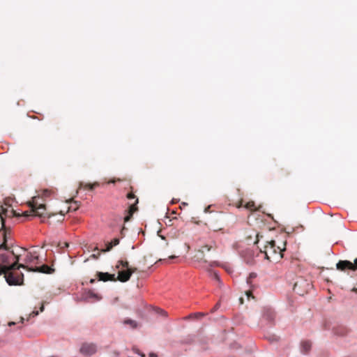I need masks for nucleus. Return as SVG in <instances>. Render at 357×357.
I'll return each instance as SVG.
<instances>
[{
  "label": "nucleus",
  "instance_id": "f257e3e1",
  "mask_svg": "<svg viewBox=\"0 0 357 357\" xmlns=\"http://www.w3.org/2000/svg\"><path fill=\"white\" fill-rule=\"evenodd\" d=\"M0 248L3 249L0 252V275L6 271L26 268V264L18 263L19 255H16L13 250H10L6 242L1 244Z\"/></svg>",
  "mask_w": 357,
  "mask_h": 357
},
{
  "label": "nucleus",
  "instance_id": "f03ea898",
  "mask_svg": "<svg viewBox=\"0 0 357 357\" xmlns=\"http://www.w3.org/2000/svg\"><path fill=\"white\" fill-rule=\"evenodd\" d=\"M286 241H282L281 245H276L275 240H271L266 242V245L264 246V250H260L261 252H264L266 258L268 260H280L282 258V252L286 250Z\"/></svg>",
  "mask_w": 357,
  "mask_h": 357
},
{
  "label": "nucleus",
  "instance_id": "7ed1b4c3",
  "mask_svg": "<svg viewBox=\"0 0 357 357\" xmlns=\"http://www.w3.org/2000/svg\"><path fill=\"white\" fill-rule=\"evenodd\" d=\"M29 205L31 207L30 213H33L35 216H38L40 218L47 217L48 219H50L52 216L56 215L55 213H47L45 204H38V198L36 197H33L32 200L29 202ZM30 215L31 214L29 211H25L24 213V216L25 217Z\"/></svg>",
  "mask_w": 357,
  "mask_h": 357
},
{
  "label": "nucleus",
  "instance_id": "20e7f679",
  "mask_svg": "<svg viewBox=\"0 0 357 357\" xmlns=\"http://www.w3.org/2000/svg\"><path fill=\"white\" fill-rule=\"evenodd\" d=\"M205 225L208 229L213 231H221L223 229L224 224L222 220V216L221 215H217L213 218L210 219Z\"/></svg>",
  "mask_w": 357,
  "mask_h": 357
},
{
  "label": "nucleus",
  "instance_id": "39448f33",
  "mask_svg": "<svg viewBox=\"0 0 357 357\" xmlns=\"http://www.w3.org/2000/svg\"><path fill=\"white\" fill-rule=\"evenodd\" d=\"M310 283L303 278L298 279L294 285V291L299 295H303L310 289Z\"/></svg>",
  "mask_w": 357,
  "mask_h": 357
},
{
  "label": "nucleus",
  "instance_id": "423d86ee",
  "mask_svg": "<svg viewBox=\"0 0 357 357\" xmlns=\"http://www.w3.org/2000/svg\"><path fill=\"white\" fill-rule=\"evenodd\" d=\"M336 268L340 271H346L347 270L356 271L357 269V258L352 263L348 260H340L336 264Z\"/></svg>",
  "mask_w": 357,
  "mask_h": 357
},
{
  "label": "nucleus",
  "instance_id": "0eeeda50",
  "mask_svg": "<svg viewBox=\"0 0 357 357\" xmlns=\"http://www.w3.org/2000/svg\"><path fill=\"white\" fill-rule=\"evenodd\" d=\"M4 278L9 285H19L22 284L23 280V274L21 276L15 275L12 271L3 273Z\"/></svg>",
  "mask_w": 357,
  "mask_h": 357
},
{
  "label": "nucleus",
  "instance_id": "6e6552de",
  "mask_svg": "<svg viewBox=\"0 0 357 357\" xmlns=\"http://www.w3.org/2000/svg\"><path fill=\"white\" fill-rule=\"evenodd\" d=\"M127 198L128 199H135V202L130 205L128 210L129 214L124 218L125 222L129 221L131 217L132 216V214L137 210V207L136 206V205L138 204V199L136 197L133 192H129L127 195Z\"/></svg>",
  "mask_w": 357,
  "mask_h": 357
},
{
  "label": "nucleus",
  "instance_id": "1a4fd4ad",
  "mask_svg": "<svg viewBox=\"0 0 357 357\" xmlns=\"http://www.w3.org/2000/svg\"><path fill=\"white\" fill-rule=\"evenodd\" d=\"M80 352L86 356H91L96 353L97 347L93 343H83L79 349Z\"/></svg>",
  "mask_w": 357,
  "mask_h": 357
},
{
  "label": "nucleus",
  "instance_id": "9d476101",
  "mask_svg": "<svg viewBox=\"0 0 357 357\" xmlns=\"http://www.w3.org/2000/svg\"><path fill=\"white\" fill-rule=\"evenodd\" d=\"M26 269L29 271L32 272H39L43 273H52L54 271V269L50 267L48 265L44 264L41 266H36V267H29L28 265H26Z\"/></svg>",
  "mask_w": 357,
  "mask_h": 357
},
{
  "label": "nucleus",
  "instance_id": "9b49d317",
  "mask_svg": "<svg viewBox=\"0 0 357 357\" xmlns=\"http://www.w3.org/2000/svg\"><path fill=\"white\" fill-rule=\"evenodd\" d=\"M17 215H19L17 214L16 212L13 208L8 209L2 208L1 211L0 212V218L1 220L3 227H4V221L6 218Z\"/></svg>",
  "mask_w": 357,
  "mask_h": 357
},
{
  "label": "nucleus",
  "instance_id": "f8f14e48",
  "mask_svg": "<svg viewBox=\"0 0 357 357\" xmlns=\"http://www.w3.org/2000/svg\"><path fill=\"white\" fill-rule=\"evenodd\" d=\"M97 275L98 277V280L107 282V281H116V278H115L114 274H109L108 273H102V272H98Z\"/></svg>",
  "mask_w": 357,
  "mask_h": 357
},
{
  "label": "nucleus",
  "instance_id": "ddd939ff",
  "mask_svg": "<svg viewBox=\"0 0 357 357\" xmlns=\"http://www.w3.org/2000/svg\"><path fill=\"white\" fill-rule=\"evenodd\" d=\"M131 277V273L128 269L126 271H121L119 272L117 279L118 280L126 282L130 280Z\"/></svg>",
  "mask_w": 357,
  "mask_h": 357
},
{
  "label": "nucleus",
  "instance_id": "4468645a",
  "mask_svg": "<svg viewBox=\"0 0 357 357\" xmlns=\"http://www.w3.org/2000/svg\"><path fill=\"white\" fill-rule=\"evenodd\" d=\"M38 259V256L36 255V252H29L26 256L24 261L26 264H29L34 263Z\"/></svg>",
  "mask_w": 357,
  "mask_h": 357
},
{
  "label": "nucleus",
  "instance_id": "2eb2a0df",
  "mask_svg": "<svg viewBox=\"0 0 357 357\" xmlns=\"http://www.w3.org/2000/svg\"><path fill=\"white\" fill-rule=\"evenodd\" d=\"M311 348V343L308 341H303L301 343V349L304 354H307Z\"/></svg>",
  "mask_w": 357,
  "mask_h": 357
},
{
  "label": "nucleus",
  "instance_id": "dca6fc26",
  "mask_svg": "<svg viewBox=\"0 0 357 357\" xmlns=\"http://www.w3.org/2000/svg\"><path fill=\"white\" fill-rule=\"evenodd\" d=\"M81 186H82L85 189H88L89 190H93L95 188L99 186V183L94 182L93 183H85L83 184L82 183L80 184Z\"/></svg>",
  "mask_w": 357,
  "mask_h": 357
},
{
  "label": "nucleus",
  "instance_id": "f3484780",
  "mask_svg": "<svg viewBox=\"0 0 357 357\" xmlns=\"http://www.w3.org/2000/svg\"><path fill=\"white\" fill-rule=\"evenodd\" d=\"M244 208L250 211H255L257 210V207L255 206V204L253 201H250L245 203L244 205Z\"/></svg>",
  "mask_w": 357,
  "mask_h": 357
},
{
  "label": "nucleus",
  "instance_id": "a211bd4d",
  "mask_svg": "<svg viewBox=\"0 0 357 357\" xmlns=\"http://www.w3.org/2000/svg\"><path fill=\"white\" fill-rule=\"evenodd\" d=\"M124 324L130 326L132 328H136L137 327V323L132 319H126L123 322Z\"/></svg>",
  "mask_w": 357,
  "mask_h": 357
},
{
  "label": "nucleus",
  "instance_id": "6ab92c4d",
  "mask_svg": "<svg viewBox=\"0 0 357 357\" xmlns=\"http://www.w3.org/2000/svg\"><path fill=\"white\" fill-rule=\"evenodd\" d=\"M79 204L78 202L74 201L70 203V205L68 207V210L75 211L79 208Z\"/></svg>",
  "mask_w": 357,
  "mask_h": 357
},
{
  "label": "nucleus",
  "instance_id": "aec40b11",
  "mask_svg": "<svg viewBox=\"0 0 357 357\" xmlns=\"http://www.w3.org/2000/svg\"><path fill=\"white\" fill-rule=\"evenodd\" d=\"M120 265H121L123 268H126V269L129 268V264L127 261H119L118 264L116 265V268H119Z\"/></svg>",
  "mask_w": 357,
  "mask_h": 357
},
{
  "label": "nucleus",
  "instance_id": "412c9836",
  "mask_svg": "<svg viewBox=\"0 0 357 357\" xmlns=\"http://www.w3.org/2000/svg\"><path fill=\"white\" fill-rule=\"evenodd\" d=\"M113 247H114V246H113V245H112V244L110 243V242H109V243H108L106 245V248H105V249L102 250L101 251H102V252H109V250H111V249H112Z\"/></svg>",
  "mask_w": 357,
  "mask_h": 357
},
{
  "label": "nucleus",
  "instance_id": "4be33fe9",
  "mask_svg": "<svg viewBox=\"0 0 357 357\" xmlns=\"http://www.w3.org/2000/svg\"><path fill=\"white\" fill-rule=\"evenodd\" d=\"M289 175V172L285 169H282L280 171L281 177H286Z\"/></svg>",
  "mask_w": 357,
  "mask_h": 357
},
{
  "label": "nucleus",
  "instance_id": "5701e85b",
  "mask_svg": "<svg viewBox=\"0 0 357 357\" xmlns=\"http://www.w3.org/2000/svg\"><path fill=\"white\" fill-rule=\"evenodd\" d=\"M94 251H97V252H98V253H97V254H95V253H94V254H92V255H91V257H92V258H93V259H98V257H99V255H100V252H99L98 248H96L94 249Z\"/></svg>",
  "mask_w": 357,
  "mask_h": 357
},
{
  "label": "nucleus",
  "instance_id": "b1692460",
  "mask_svg": "<svg viewBox=\"0 0 357 357\" xmlns=\"http://www.w3.org/2000/svg\"><path fill=\"white\" fill-rule=\"evenodd\" d=\"M211 246H209V245H204V246H202V250H201V251H202V252H204L205 250H206V251H210V250H211Z\"/></svg>",
  "mask_w": 357,
  "mask_h": 357
},
{
  "label": "nucleus",
  "instance_id": "393cba45",
  "mask_svg": "<svg viewBox=\"0 0 357 357\" xmlns=\"http://www.w3.org/2000/svg\"><path fill=\"white\" fill-rule=\"evenodd\" d=\"M211 246H209V245H204V246H202V250H201V251H202V252H204L205 250H206V251H210V250H211Z\"/></svg>",
  "mask_w": 357,
  "mask_h": 357
},
{
  "label": "nucleus",
  "instance_id": "a878e982",
  "mask_svg": "<svg viewBox=\"0 0 357 357\" xmlns=\"http://www.w3.org/2000/svg\"><path fill=\"white\" fill-rule=\"evenodd\" d=\"M244 201L243 199H241L240 201H238V202L236 204V207L237 208H241V207H244Z\"/></svg>",
  "mask_w": 357,
  "mask_h": 357
},
{
  "label": "nucleus",
  "instance_id": "bb28decb",
  "mask_svg": "<svg viewBox=\"0 0 357 357\" xmlns=\"http://www.w3.org/2000/svg\"><path fill=\"white\" fill-rule=\"evenodd\" d=\"M110 243L113 245V246H116L119 243V238H114Z\"/></svg>",
  "mask_w": 357,
  "mask_h": 357
},
{
  "label": "nucleus",
  "instance_id": "cd10ccee",
  "mask_svg": "<svg viewBox=\"0 0 357 357\" xmlns=\"http://www.w3.org/2000/svg\"><path fill=\"white\" fill-rule=\"evenodd\" d=\"M256 238H257V239H256L255 243L258 244L259 242L260 238H262V236L260 234H257L256 236Z\"/></svg>",
  "mask_w": 357,
  "mask_h": 357
},
{
  "label": "nucleus",
  "instance_id": "c85d7f7f",
  "mask_svg": "<svg viewBox=\"0 0 357 357\" xmlns=\"http://www.w3.org/2000/svg\"><path fill=\"white\" fill-rule=\"evenodd\" d=\"M128 271H130L131 273V275L134 273H135L137 271V268H128Z\"/></svg>",
  "mask_w": 357,
  "mask_h": 357
},
{
  "label": "nucleus",
  "instance_id": "c756f323",
  "mask_svg": "<svg viewBox=\"0 0 357 357\" xmlns=\"http://www.w3.org/2000/svg\"><path fill=\"white\" fill-rule=\"evenodd\" d=\"M213 278H214L216 280H218V281H219V280H220L219 275H218V273H213Z\"/></svg>",
  "mask_w": 357,
  "mask_h": 357
},
{
  "label": "nucleus",
  "instance_id": "7c9ffc66",
  "mask_svg": "<svg viewBox=\"0 0 357 357\" xmlns=\"http://www.w3.org/2000/svg\"><path fill=\"white\" fill-rule=\"evenodd\" d=\"M282 241H286V240H282V239L278 238L276 240V245H281L282 244Z\"/></svg>",
  "mask_w": 357,
  "mask_h": 357
},
{
  "label": "nucleus",
  "instance_id": "2f4dec72",
  "mask_svg": "<svg viewBox=\"0 0 357 357\" xmlns=\"http://www.w3.org/2000/svg\"><path fill=\"white\" fill-rule=\"evenodd\" d=\"M38 314V311H33L31 314H30V316H32V317H36Z\"/></svg>",
  "mask_w": 357,
  "mask_h": 357
},
{
  "label": "nucleus",
  "instance_id": "473e14b6",
  "mask_svg": "<svg viewBox=\"0 0 357 357\" xmlns=\"http://www.w3.org/2000/svg\"><path fill=\"white\" fill-rule=\"evenodd\" d=\"M64 213L62 212L60 213V218L61 219L58 220V221H62L63 220Z\"/></svg>",
  "mask_w": 357,
  "mask_h": 357
},
{
  "label": "nucleus",
  "instance_id": "72a5a7b5",
  "mask_svg": "<svg viewBox=\"0 0 357 357\" xmlns=\"http://www.w3.org/2000/svg\"><path fill=\"white\" fill-rule=\"evenodd\" d=\"M50 194V191L47 190H45L44 192H43V195L44 196H48Z\"/></svg>",
  "mask_w": 357,
  "mask_h": 357
},
{
  "label": "nucleus",
  "instance_id": "f704fd0d",
  "mask_svg": "<svg viewBox=\"0 0 357 357\" xmlns=\"http://www.w3.org/2000/svg\"><path fill=\"white\" fill-rule=\"evenodd\" d=\"M160 312H161V314H162V315H164L165 317H167V313L165 311H164V310H160Z\"/></svg>",
  "mask_w": 357,
  "mask_h": 357
},
{
  "label": "nucleus",
  "instance_id": "c9c22d12",
  "mask_svg": "<svg viewBox=\"0 0 357 357\" xmlns=\"http://www.w3.org/2000/svg\"><path fill=\"white\" fill-rule=\"evenodd\" d=\"M0 234L2 235L3 236V238H4V241L3 242H6V234L5 233H3L0 231Z\"/></svg>",
  "mask_w": 357,
  "mask_h": 357
},
{
  "label": "nucleus",
  "instance_id": "e433bc0d",
  "mask_svg": "<svg viewBox=\"0 0 357 357\" xmlns=\"http://www.w3.org/2000/svg\"><path fill=\"white\" fill-rule=\"evenodd\" d=\"M246 295L249 298L250 296H252V292L250 291H246Z\"/></svg>",
  "mask_w": 357,
  "mask_h": 357
},
{
  "label": "nucleus",
  "instance_id": "4c0bfd02",
  "mask_svg": "<svg viewBox=\"0 0 357 357\" xmlns=\"http://www.w3.org/2000/svg\"><path fill=\"white\" fill-rule=\"evenodd\" d=\"M149 357H157V355L154 353H150L149 354Z\"/></svg>",
  "mask_w": 357,
  "mask_h": 357
},
{
  "label": "nucleus",
  "instance_id": "58836bf2",
  "mask_svg": "<svg viewBox=\"0 0 357 357\" xmlns=\"http://www.w3.org/2000/svg\"><path fill=\"white\" fill-rule=\"evenodd\" d=\"M352 291H354V292H357V284H356V286L354 287L353 289H352Z\"/></svg>",
  "mask_w": 357,
  "mask_h": 357
},
{
  "label": "nucleus",
  "instance_id": "ea45409f",
  "mask_svg": "<svg viewBox=\"0 0 357 357\" xmlns=\"http://www.w3.org/2000/svg\"><path fill=\"white\" fill-rule=\"evenodd\" d=\"M40 312H43L44 310V305H43V304L41 305V307L40 308Z\"/></svg>",
  "mask_w": 357,
  "mask_h": 357
},
{
  "label": "nucleus",
  "instance_id": "a19ab883",
  "mask_svg": "<svg viewBox=\"0 0 357 357\" xmlns=\"http://www.w3.org/2000/svg\"><path fill=\"white\" fill-rule=\"evenodd\" d=\"M95 281H96V280H95V279H91V280H90V283H94V282H95Z\"/></svg>",
  "mask_w": 357,
  "mask_h": 357
},
{
  "label": "nucleus",
  "instance_id": "79ce46f5",
  "mask_svg": "<svg viewBox=\"0 0 357 357\" xmlns=\"http://www.w3.org/2000/svg\"><path fill=\"white\" fill-rule=\"evenodd\" d=\"M169 258V259H174V258H176V256H174V255H172V256H170Z\"/></svg>",
  "mask_w": 357,
  "mask_h": 357
},
{
  "label": "nucleus",
  "instance_id": "37998d69",
  "mask_svg": "<svg viewBox=\"0 0 357 357\" xmlns=\"http://www.w3.org/2000/svg\"><path fill=\"white\" fill-rule=\"evenodd\" d=\"M114 354L116 355V356H119V353L118 351H114Z\"/></svg>",
  "mask_w": 357,
  "mask_h": 357
},
{
  "label": "nucleus",
  "instance_id": "c03bdc74",
  "mask_svg": "<svg viewBox=\"0 0 357 357\" xmlns=\"http://www.w3.org/2000/svg\"><path fill=\"white\" fill-rule=\"evenodd\" d=\"M64 246H65V247H68V243H64Z\"/></svg>",
  "mask_w": 357,
  "mask_h": 357
},
{
  "label": "nucleus",
  "instance_id": "a18cd8bd",
  "mask_svg": "<svg viewBox=\"0 0 357 357\" xmlns=\"http://www.w3.org/2000/svg\"><path fill=\"white\" fill-rule=\"evenodd\" d=\"M14 324H15V323H14V322H10V323H9V326L14 325Z\"/></svg>",
  "mask_w": 357,
  "mask_h": 357
},
{
  "label": "nucleus",
  "instance_id": "49530a36",
  "mask_svg": "<svg viewBox=\"0 0 357 357\" xmlns=\"http://www.w3.org/2000/svg\"><path fill=\"white\" fill-rule=\"evenodd\" d=\"M182 204H183V206H185V205H188V204H186L185 202H183Z\"/></svg>",
  "mask_w": 357,
  "mask_h": 357
},
{
  "label": "nucleus",
  "instance_id": "de8ad7c7",
  "mask_svg": "<svg viewBox=\"0 0 357 357\" xmlns=\"http://www.w3.org/2000/svg\"><path fill=\"white\" fill-rule=\"evenodd\" d=\"M182 204H183V206H185V205H188V204H186L185 202H183Z\"/></svg>",
  "mask_w": 357,
  "mask_h": 357
},
{
  "label": "nucleus",
  "instance_id": "09e8293b",
  "mask_svg": "<svg viewBox=\"0 0 357 357\" xmlns=\"http://www.w3.org/2000/svg\"><path fill=\"white\" fill-rule=\"evenodd\" d=\"M144 260L146 261V257H144Z\"/></svg>",
  "mask_w": 357,
  "mask_h": 357
},
{
  "label": "nucleus",
  "instance_id": "8fccbe9b",
  "mask_svg": "<svg viewBox=\"0 0 357 357\" xmlns=\"http://www.w3.org/2000/svg\"><path fill=\"white\" fill-rule=\"evenodd\" d=\"M0 249H2L1 248H0Z\"/></svg>",
  "mask_w": 357,
  "mask_h": 357
}]
</instances>
